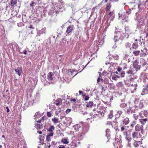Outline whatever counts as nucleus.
<instances>
[{
    "mask_svg": "<svg viewBox=\"0 0 148 148\" xmlns=\"http://www.w3.org/2000/svg\"><path fill=\"white\" fill-rule=\"evenodd\" d=\"M35 127L36 128L37 130H39L41 128V127L42 126V124L40 125V124H35Z\"/></svg>",
    "mask_w": 148,
    "mask_h": 148,
    "instance_id": "29",
    "label": "nucleus"
},
{
    "mask_svg": "<svg viewBox=\"0 0 148 148\" xmlns=\"http://www.w3.org/2000/svg\"><path fill=\"white\" fill-rule=\"evenodd\" d=\"M115 30L114 33V36H116L118 37H120V36H124L126 37V38H127L129 37V35L128 33H121V32L119 31L116 27H115Z\"/></svg>",
    "mask_w": 148,
    "mask_h": 148,
    "instance_id": "1",
    "label": "nucleus"
},
{
    "mask_svg": "<svg viewBox=\"0 0 148 148\" xmlns=\"http://www.w3.org/2000/svg\"><path fill=\"white\" fill-rule=\"evenodd\" d=\"M93 105V103L92 101H90L89 102L87 103L86 105L87 107L88 108H91Z\"/></svg>",
    "mask_w": 148,
    "mask_h": 148,
    "instance_id": "21",
    "label": "nucleus"
},
{
    "mask_svg": "<svg viewBox=\"0 0 148 148\" xmlns=\"http://www.w3.org/2000/svg\"><path fill=\"white\" fill-rule=\"evenodd\" d=\"M46 32V28L44 27L40 30H39V32L40 34H43V33H45Z\"/></svg>",
    "mask_w": 148,
    "mask_h": 148,
    "instance_id": "26",
    "label": "nucleus"
},
{
    "mask_svg": "<svg viewBox=\"0 0 148 148\" xmlns=\"http://www.w3.org/2000/svg\"><path fill=\"white\" fill-rule=\"evenodd\" d=\"M140 53L139 51H136L135 50L133 51V54L135 56H138Z\"/></svg>",
    "mask_w": 148,
    "mask_h": 148,
    "instance_id": "24",
    "label": "nucleus"
},
{
    "mask_svg": "<svg viewBox=\"0 0 148 148\" xmlns=\"http://www.w3.org/2000/svg\"><path fill=\"white\" fill-rule=\"evenodd\" d=\"M50 136H46V141L47 142L50 141L51 140V138L50 137Z\"/></svg>",
    "mask_w": 148,
    "mask_h": 148,
    "instance_id": "49",
    "label": "nucleus"
},
{
    "mask_svg": "<svg viewBox=\"0 0 148 148\" xmlns=\"http://www.w3.org/2000/svg\"><path fill=\"white\" fill-rule=\"evenodd\" d=\"M126 73L128 75H134V73L133 71H132V70H127L126 71Z\"/></svg>",
    "mask_w": 148,
    "mask_h": 148,
    "instance_id": "36",
    "label": "nucleus"
},
{
    "mask_svg": "<svg viewBox=\"0 0 148 148\" xmlns=\"http://www.w3.org/2000/svg\"><path fill=\"white\" fill-rule=\"evenodd\" d=\"M17 0H12L11 1V5L14 6L17 3Z\"/></svg>",
    "mask_w": 148,
    "mask_h": 148,
    "instance_id": "33",
    "label": "nucleus"
},
{
    "mask_svg": "<svg viewBox=\"0 0 148 148\" xmlns=\"http://www.w3.org/2000/svg\"><path fill=\"white\" fill-rule=\"evenodd\" d=\"M138 107V106H135L131 108V113H132L134 112H135L136 111H137L138 109H137V108Z\"/></svg>",
    "mask_w": 148,
    "mask_h": 148,
    "instance_id": "20",
    "label": "nucleus"
},
{
    "mask_svg": "<svg viewBox=\"0 0 148 148\" xmlns=\"http://www.w3.org/2000/svg\"><path fill=\"white\" fill-rule=\"evenodd\" d=\"M141 52H143L142 53H141L140 54V56L141 57H145L147 56V54L146 53H145V52L143 51V49L141 50Z\"/></svg>",
    "mask_w": 148,
    "mask_h": 148,
    "instance_id": "44",
    "label": "nucleus"
},
{
    "mask_svg": "<svg viewBox=\"0 0 148 148\" xmlns=\"http://www.w3.org/2000/svg\"><path fill=\"white\" fill-rule=\"evenodd\" d=\"M96 115L97 116L100 115L102 117H103L104 115V113L103 112L99 111L97 112V113H96Z\"/></svg>",
    "mask_w": 148,
    "mask_h": 148,
    "instance_id": "31",
    "label": "nucleus"
},
{
    "mask_svg": "<svg viewBox=\"0 0 148 148\" xmlns=\"http://www.w3.org/2000/svg\"><path fill=\"white\" fill-rule=\"evenodd\" d=\"M69 145L70 148H75L77 147L76 144L75 143H72Z\"/></svg>",
    "mask_w": 148,
    "mask_h": 148,
    "instance_id": "28",
    "label": "nucleus"
},
{
    "mask_svg": "<svg viewBox=\"0 0 148 148\" xmlns=\"http://www.w3.org/2000/svg\"><path fill=\"white\" fill-rule=\"evenodd\" d=\"M143 125H140L139 124H137L135 127V130L136 131L139 132L140 131L142 134H143L144 131V130L143 128Z\"/></svg>",
    "mask_w": 148,
    "mask_h": 148,
    "instance_id": "6",
    "label": "nucleus"
},
{
    "mask_svg": "<svg viewBox=\"0 0 148 148\" xmlns=\"http://www.w3.org/2000/svg\"><path fill=\"white\" fill-rule=\"evenodd\" d=\"M120 76L122 77H124L125 74V72L122 71L121 72H120Z\"/></svg>",
    "mask_w": 148,
    "mask_h": 148,
    "instance_id": "38",
    "label": "nucleus"
},
{
    "mask_svg": "<svg viewBox=\"0 0 148 148\" xmlns=\"http://www.w3.org/2000/svg\"><path fill=\"white\" fill-rule=\"evenodd\" d=\"M130 113H131V107H130L128 109L125 111V113L127 114H130Z\"/></svg>",
    "mask_w": 148,
    "mask_h": 148,
    "instance_id": "39",
    "label": "nucleus"
},
{
    "mask_svg": "<svg viewBox=\"0 0 148 148\" xmlns=\"http://www.w3.org/2000/svg\"><path fill=\"white\" fill-rule=\"evenodd\" d=\"M60 43L62 47H66L68 46V42L67 40L65 38H64L62 39Z\"/></svg>",
    "mask_w": 148,
    "mask_h": 148,
    "instance_id": "8",
    "label": "nucleus"
},
{
    "mask_svg": "<svg viewBox=\"0 0 148 148\" xmlns=\"http://www.w3.org/2000/svg\"><path fill=\"white\" fill-rule=\"evenodd\" d=\"M133 116L135 120L137 119L138 117V115H136V114H133Z\"/></svg>",
    "mask_w": 148,
    "mask_h": 148,
    "instance_id": "50",
    "label": "nucleus"
},
{
    "mask_svg": "<svg viewBox=\"0 0 148 148\" xmlns=\"http://www.w3.org/2000/svg\"><path fill=\"white\" fill-rule=\"evenodd\" d=\"M121 70H122V69L120 67H119L117 69V71L119 72H121L122 71Z\"/></svg>",
    "mask_w": 148,
    "mask_h": 148,
    "instance_id": "63",
    "label": "nucleus"
},
{
    "mask_svg": "<svg viewBox=\"0 0 148 148\" xmlns=\"http://www.w3.org/2000/svg\"><path fill=\"white\" fill-rule=\"evenodd\" d=\"M14 70L16 73L19 76H20L23 73L22 67H17V69H15Z\"/></svg>",
    "mask_w": 148,
    "mask_h": 148,
    "instance_id": "9",
    "label": "nucleus"
},
{
    "mask_svg": "<svg viewBox=\"0 0 148 148\" xmlns=\"http://www.w3.org/2000/svg\"><path fill=\"white\" fill-rule=\"evenodd\" d=\"M54 74L52 72L49 73L48 74L47 78L49 80H52L54 77Z\"/></svg>",
    "mask_w": 148,
    "mask_h": 148,
    "instance_id": "12",
    "label": "nucleus"
},
{
    "mask_svg": "<svg viewBox=\"0 0 148 148\" xmlns=\"http://www.w3.org/2000/svg\"><path fill=\"white\" fill-rule=\"evenodd\" d=\"M138 47V42H134L132 45V48L133 49H136Z\"/></svg>",
    "mask_w": 148,
    "mask_h": 148,
    "instance_id": "19",
    "label": "nucleus"
},
{
    "mask_svg": "<svg viewBox=\"0 0 148 148\" xmlns=\"http://www.w3.org/2000/svg\"><path fill=\"white\" fill-rule=\"evenodd\" d=\"M142 112H143V111H142L141 113H139V115L140 118L139 119V122L142 125H143L147 122H148V117L145 118L144 116L142 114Z\"/></svg>",
    "mask_w": 148,
    "mask_h": 148,
    "instance_id": "2",
    "label": "nucleus"
},
{
    "mask_svg": "<svg viewBox=\"0 0 148 148\" xmlns=\"http://www.w3.org/2000/svg\"><path fill=\"white\" fill-rule=\"evenodd\" d=\"M46 11L45 10L44 8H39L37 11L38 13H39L41 16H45L46 15L45 13H46Z\"/></svg>",
    "mask_w": 148,
    "mask_h": 148,
    "instance_id": "7",
    "label": "nucleus"
},
{
    "mask_svg": "<svg viewBox=\"0 0 148 148\" xmlns=\"http://www.w3.org/2000/svg\"><path fill=\"white\" fill-rule=\"evenodd\" d=\"M113 110H111L108 115V118L110 119H111L113 116Z\"/></svg>",
    "mask_w": 148,
    "mask_h": 148,
    "instance_id": "25",
    "label": "nucleus"
},
{
    "mask_svg": "<svg viewBox=\"0 0 148 148\" xmlns=\"http://www.w3.org/2000/svg\"><path fill=\"white\" fill-rule=\"evenodd\" d=\"M62 142L65 144H67L69 143V141L67 139L65 138H62Z\"/></svg>",
    "mask_w": 148,
    "mask_h": 148,
    "instance_id": "35",
    "label": "nucleus"
},
{
    "mask_svg": "<svg viewBox=\"0 0 148 148\" xmlns=\"http://www.w3.org/2000/svg\"><path fill=\"white\" fill-rule=\"evenodd\" d=\"M123 124L125 125L128 124L130 121L129 119L127 117L125 118L124 117H123Z\"/></svg>",
    "mask_w": 148,
    "mask_h": 148,
    "instance_id": "15",
    "label": "nucleus"
},
{
    "mask_svg": "<svg viewBox=\"0 0 148 148\" xmlns=\"http://www.w3.org/2000/svg\"><path fill=\"white\" fill-rule=\"evenodd\" d=\"M140 144H142V143H141L140 141H135L133 143V145L135 147H139V145H140Z\"/></svg>",
    "mask_w": 148,
    "mask_h": 148,
    "instance_id": "18",
    "label": "nucleus"
},
{
    "mask_svg": "<svg viewBox=\"0 0 148 148\" xmlns=\"http://www.w3.org/2000/svg\"><path fill=\"white\" fill-rule=\"evenodd\" d=\"M127 106V104H126L125 103H122L120 105V107L122 108H125Z\"/></svg>",
    "mask_w": 148,
    "mask_h": 148,
    "instance_id": "41",
    "label": "nucleus"
},
{
    "mask_svg": "<svg viewBox=\"0 0 148 148\" xmlns=\"http://www.w3.org/2000/svg\"><path fill=\"white\" fill-rule=\"evenodd\" d=\"M138 12H137L136 13V18H135V19L136 20L139 19L140 18L139 17V16H138Z\"/></svg>",
    "mask_w": 148,
    "mask_h": 148,
    "instance_id": "59",
    "label": "nucleus"
},
{
    "mask_svg": "<svg viewBox=\"0 0 148 148\" xmlns=\"http://www.w3.org/2000/svg\"><path fill=\"white\" fill-rule=\"evenodd\" d=\"M81 126L80 124H77L73 126L74 129L76 131H79V129L81 128Z\"/></svg>",
    "mask_w": 148,
    "mask_h": 148,
    "instance_id": "16",
    "label": "nucleus"
},
{
    "mask_svg": "<svg viewBox=\"0 0 148 148\" xmlns=\"http://www.w3.org/2000/svg\"><path fill=\"white\" fill-rule=\"evenodd\" d=\"M89 130V128L86 127H82V132H79L78 134V137L80 138H82L84 135L87 133Z\"/></svg>",
    "mask_w": 148,
    "mask_h": 148,
    "instance_id": "3",
    "label": "nucleus"
},
{
    "mask_svg": "<svg viewBox=\"0 0 148 148\" xmlns=\"http://www.w3.org/2000/svg\"><path fill=\"white\" fill-rule=\"evenodd\" d=\"M119 94L120 96V98L121 99V101L123 102L124 101V99L125 98V96H122V94L121 93H119Z\"/></svg>",
    "mask_w": 148,
    "mask_h": 148,
    "instance_id": "27",
    "label": "nucleus"
},
{
    "mask_svg": "<svg viewBox=\"0 0 148 148\" xmlns=\"http://www.w3.org/2000/svg\"><path fill=\"white\" fill-rule=\"evenodd\" d=\"M52 122L55 124H56L59 122L58 119L56 117H54L52 119Z\"/></svg>",
    "mask_w": 148,
    "mask_h": 148,
    "instance_id": "34",
    "label": "nucleus"
},
{
    "mask_svg": "<svg viewBox=\"0 0 148 148\" xmlns=\"http://www.w3.org/2000/svg\"><path fill=\"white\" fill-rule=\"evenodd\" d=\"M53 134V132H49L47 134V136H52Z\"/></svg>",
    "mask_w": 148,
    "mask_h": 148,
    "instance_id": "54",
    "label": "nucleus"
},
{
    "mask_svg": "<svg viewBox=\"0 0 148 148\" xmlns=\"http://www.w3.org/2000/svg\"><path fill=\"white\" fill-rule=\"evenodd\" d=\"M131 45V44L129 42H127L126 43H125V48H130V49H131L130 47Z\"/></svg>",
    "mask_w": 148,
    "mask_h": 148,
    "instance_id": "37",
    "label": "nucleus"
},
{
    "mask_svg": "<svg viewBox=\"0 0 148 148\" xmlns=\"http://www.w3.org/2000/svg\"><path fill=\"white\" fill-rule=\"evenodd\" d=\"M143 51L145 52V53H146L147 54H147H148V50L147 49V48L146 47H145L143 49Z\"/></svg>",
    "mask_w": 148,
    "mask_h": 148,
    "instance_id": "48",
    "label": "nucleus"
},
{
    "mask_svg": "<svg viewBox=\"0 0 148 148\" xmlns=\"http://www.w3.org/2000/svg\"><path fill=\"white\" fill-rule=\"evenodd\" d=\"M74 29L73 25H70L67 28L66 32L68 34H69Z\"/></svg>",
    "mask_w": 148,
    "mask_h": 148,
    "instance_id": "11",
    "label": "nucleus"
},
{
    "mask_svg": "<svg viewBox=\"0 0 148 148\" xmlns=\"http://www.w3.org/2000/svg\"><path fill=\"white\" fill-rule=\"evenodd\" d=\"M133 67L137 71L140 70L141 67V66L139 65V61L137 59H136L132 62Z\"/></svg>",
    "mask_w": 148,
    "mask_h": 148,
    "instance_id": "4",
    "label": "nucleus"
},
{
    "mask_svg": "<svg viewBox=\"0 0 148 148\" xmlns=\"http://www.w3.org/2000/svg\"><path fill=\"white\" fill-rule=\"evenodd\" d=\"M100 77H99L97 80V82L98 83H99V82L100 81V80H101V81L103 80V79H101L100 78Z\"/></svg>",
    "mask_w": 148,
    "mask_h": 148,
    "instance_id": "60",
    "label": "nucleus"
},
{
    "mask_svg": "<svg viewBox=\"0 0 148 148\" xmlns=\"http://www.w3.org/2000/svg\"><path fill=\"white\" fill-rule=\"evenodd\" d=\"M123 113V112L121 111H118L117 112V113L118 114L117 115L121 116V115Z\"/></svg>",
    "mask_w": 148,
    "mask_h": 148,
    "instance_id": "53",
    "label": "nucleus"
},
{
    "mask_svg": "<svg viewBox=\"0 0 148 148\" xmlns=\"http://www.w3.org/2000/svg\"><path fill=\"white\" fill-rule=\"evenodd\" d=\"M106 136L108 140L107 142H108L109 140L110 139V131L109 129H107L106 130Z\"/></svg>",
    "mask_w": 148,
    "mask_h": 148,
    "instance_id": "10",
    "label": "nucleus"
},
{
    "mask_svg": "<svg viewBox=\"0 0 148 148\" xmlns=\"http://www.w3.org/2000/svg\"><path fill=\"white\" fill-rule=\"evenodd\" d=\"M124 37L123 36L118 37L116 36H114V43L116 44L117 42L119 40H123V39Z\"/></svg>",
    "mask_w": 148,
    "mask_h": 148,
    "instance_id": "14",
    "label": "nucleus"
},
{
    "mask_svg": "<svg viewBox=\"0 0 148 148\" xmlns=\"http://www.w3.org/2000/svg\"><path fill=\"white\" fill-rule=\"evenodd\" d=\"M125 138L126 139V140L128 141V142H130L132 140V139L130 137H128L127 136H126Z\"/></svg>",
    "mask_w": 148,
    "mask_h": 148,
    "instance_id": "55",
    "label": "nucleus"
},
{
    "mask_svg": "<svg viewBox=\"0 0 148 148\" xmlns=\"http://www.w3.org/2000/svg\"><path fill=\"white\" fill-rule=\"evenodd\" d=\"M120 77V76L118 75L115 74L113 75L112 77V79L116 80H117V78H119Z\"/></svg>",
    "mask_w": 148,
    "mask_h": 148,
    "instance_id": "22",
    "label": "nucleus"
},
{
    "mask_svg": "<svg viewBox=\"0 0 148 148\" xmlns=\"http://www.w3.org/2000/svg\"><path fill=\"white\" fill-rule=\"evenodd\" d=\"M71 111V109H68L66 111V114L69 113Z\"/></svg>",
    "mask_w": 148,
    "mask_h": 148,
    "instance_id": "58",
    "label": "nucleus"
},
{
    "mask_svg": "<svg viewBox=\"0 0 148 148\" xmlns=\"http://www.w3.org/2000/svg\"><path fill=\"white\" fill-rule=\"evenodd\" d=\"M113 58L116 60H118L119 59V56L117 55H114L112 56Z\"/></svg>",
    "mask_w": 148,
    "mask_h": 148,
    "instance_id": "47",
    "label": "nucleus"
},
{
    "mask_svg": "<svg viewBox=\"0 0 148 148\" xmlns=\"http://www.w3.org/2000/svg\"><path fill=\"white\" fill-rule=\"evenodd\" d=\"M58 148H65V146L64 145H60L58 147Z\"/></svg>",
    "mask_w": 148,
    "mask_h": 148,
    "instance_id": "64",
    "label": "nucleus"
},
{
    "mask_svg": "<svg viewBox=\"0 0 148 148\" xmlns=\"http://www.w3.org/2000/svg\"><path fill=\"white\" fill-rule=\"evenodd\" d=\"M128 16V14H126L125 13H124L122 14V19L123 20H124L127 18Z\"/></svg>",
    "mask_w": 148,
    "mask_h": 148,
    "instance_id": "32",
    "label": "nucleus"
},
{
    "mask_svg": "<svg viewBox=\"0 0 148 148\" xmlns=\"http://www.w3.org/2000/svg\"><path fill=\"white\" fill-rule=\"evenodd\" d=\"M131 11V10L130 9H129V10L128 11H126L125 13L126 14H128V16L129 14L130 13Z\"/></svg>",
    "mask_w": 148,
    "mask_h": 148,
    "instance_id": "57",
    "label": "nucleus"
},
{
    "mask_svg": "<svg viewBox=\"0 0 148 148\" xmlns=\"http://www.w3.org/2000/svg\"><path fill=\"white\" fill-rule=\"evenodd\" d=\"M140 63L142 64L143 66H144L145 65H146L147 63L145 60L144 59H143L142 60H141Z\"/></svg>",
    "mask_w": 148,
    "mask_h": 148,
    "instance_id": "30",
    "label": "nucleus"
},
{
    "mask_svg": "<svg viewBox=\"0 0 148 148\" xmlns=\"http://www.w3.org/2000/svg\"><path fill=\"white\" fill-rule=\"evenodd\" d=\"M47 116L48 117H50L52 116L51 113L49 112H47Z\"/></svg>",
    "mask_w": 148,
    "mask_h": 148,
    "instance_id": "51",
    "label": "nucleus"
},
{
    "mask_svg": "<svg viewBox=\"0 0 148 148\" xmlns=\"http://www.w3.org/2000/svg\"><path fill=\"white\" fill-rule=\"evenodd\" d=\"M84 96H85L84 99L85 101L88 100L89 99V97L88 96H86V95H84Z\"/></svg>",
    "mask_w": 148,
    "mask_h": 148,
    "instance_id": "56",
    "label": "nucleus"
},
{
    "mask_svg": "<svg viewBox=\"0 0 148 148\" xmlns=\"http://www.w3.org/2000/svg\"><path fill=\"white\" fill-rule=\"evenodd\" d=\"M61 102V99H57L56 100V101H55V103L56 105L58 106L60 104Z\"/></svg>",
    "mask_w": 148,
    "mask_h": 148,
    "instance_id": "42",
    "label": "nucleus"
},
{
    "mask_svg": "<svg viewBox=\"0 0 148 148\" xmlns=\"http://www.w3.org/2000/svg\"><path fill=\"white\" fill-rule=\"evenodd\" d=\"M138 134V133L136 132H134L132 134V137L133 138H134L136 137V136Z\"/></svg>",
    "mask_w": 148,
    "mask_h": 148,
    "instance_id": "45",
    "label": "nucleus"
},
{
    "mask_svg": "<svg viewBox=\"0 0 148 148\" xmlns=\"http://www.w3.org/2000/svg\"><path fill=\"white\" fill-rule=\"evenodd\" d=\"M43 118H44V117H42V118L41 119H40V120L37 121V122L38 123H40L41 122L42 120H43Z\"/></svg>",
    "mask_w": 148,
    "mask_h": 148,
    "instance_id": "62",
    "label": "nucleus"
},
{
    "mask_svg": "<svg viewBox=\"0 0 148 148\" xmlns=\"http://www.w3.org/2000/svg\"><path fill=\"white\" fill-rule=\"evenodd\" d=\"M111 7V5L110 3H107L106 7V11L108 10Z\"/></svg>",
    "mask_w": 148,
    "mask_h": 148,
    "instance_id": "40",
    "label": "nucleus"
},
{
    "mask_svg": "<svg viewBox=\"0 0 148 148\" xmlns=\"http://www.w3.org/2000/svg\"><path fill=\"white\" fill-rule=\"evenodd\" d=\"M114 11L110 12L108 14L109 16H111L115 15V14L114 13Z\"/></svg>",
    "mask_w": 148,
    "mask_h": 148,
    "instance_id": "52",
    "label": "nucleus"
},
{
    "mask_svg": "<svg viewBox=\"0 0 148 148\" xmlns=\"http://www.w3.org/2000/svg\"><path fill=\"white\" fill-rule=\"evenodd\" d=\"M125 30L126 31L125 33H126V32H130V30L129 29V28L128 27H126L125 28Z\"/></svg>",
    "mask_w": 148,
    "mask_h": 148,
    "instance_id": "61",
    "label": "nucleus"
},
{
    "mask_svg": "<svg viewBox=\"0 0 148 148\" xmlns=\"http://www.w3.org/2000/svg\"><path fill=\"white\" fill-rule=\"evenodd\" d=\"M54 127L53 125H52L49 127L48 130H47V131L48 132H53V130H54Z\"/></svg>",
    "mask_w": 148,
    "mask_h": 148,
    "instance_id": "23",
    "label": "nucleus"
},
{
    "mask_svg": "<svg viewBox=\"0 0 148 148\" xmlns=\"http://www.w3.org/2000/svg\"><path fill=\"white\" fill-rule=\"evenodd\" d=\"M143 102L142 101H140L138 106L139 108L140 109L142 108L143 107Z\"/></svg>",
    "mask_w": 148,
    "mask_h": 148,
    "instance_id": "43",
    "label": "nucleus"
},
{
    "mask_svg": "<svg viewBox=\"0 0 148 148\" xmlns=\"http://www.w3.org/2000/svg\"><path fill=\"white\" fill-rule=\"evenodd\" d=\"M148 85L147 84V85L143 89L142 92L141 94L142 95L148 93Z\"/></svg>",
    "mask_w": 148,
    "mask_h": 148,
    "instance_id": "13",
    "label": "nucleus"
},
{
    "mask_svg": "<svg viewBox=\"0 0 148 148\" xmlns=\"http://www.w3.org/2000/svg\"><path fill=\"white\" fill-rule=\"evenodd\" d=\"M143 115L145 117H147L148 115V111L147 110H145L143 112Z\"/></svg>",
    "mask_w": 148,
    "mask_h": 148,
    "instance_id": "46",
    "label": "nucleus"
},
{
    "mask_svg": "<svg viewBox=\"0 0 148 148\" xmlns=\"http://www.w3.org/2000/svg\"><path fill=\"white\" fill-rule=\"evenodd\" d=\"M12 50L13 53L15 52V50L18 52L20 51V49L18 44L16 42H13L11 44Z\"/></svg>",
    "mask_w": 148,
    "mask_h": 148,
    "instance_id": "5",
    "label": "nucleus"
},
{
    "mask_svg": "<svg viewBox=\"0 0 148 148\" xmlns=\"http://www.w3.org/2000/svg\"><path fill=\"white\" fill-rule=\"evenodd\" d=\"M39 138L40 140L41 141L40 143L43 145L44 144V140L45 139V136L44 135H39Z\"/></svg>",
    "mask_w": 148,
    "mask_h": 148,
    "instance_id": "17",
    "label": "nucleus"
}]
</instances>
